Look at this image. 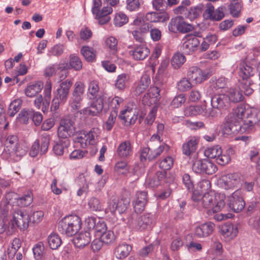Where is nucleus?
<instances>
[{"label": "nucleus", "mask_w": 260, "mask_h": 260, "mask_svg": "<svg viewBox=\"0 0 260 260\" xmlns=\"http://www.w3.org/2000/svg\"><path fill=\"white\" fill-rule=\"evenodd\" d=\"M225 196L224 193L209 192L202 195L199 190H194L192 194L193 205L199 210H207L209 215L220 211L224 207Z\"/></svg>", "instance_id": "nucleus-1"}, {"label": "nucleus", "mask_w": 260, "mask_h": 260, "mask_svg": "<svg viewBox=\"0 0 260 260\" xmlns=\"http://www.w3.org/2000/svg\"><path fill=\"white\" fill-rule=\"evenodd\" d=\"M82 221L76 215H69L64 217L58 223L59 232L69 237L75 235L81 229Z\"/></svg>", "instance_id": "nucleus-2"}, {"label": "nucleus", "mask_w": 260, "mask_h": 260, "mask_svg": "<svg viewBox=\"0 0 260 260\" xmlns=\"http://www.w3.org/2000/svg\"><path fill=\"white\" fill-rule=\"evenodd\" d=\"M72 84V79H67L60 82L56 90V94L52 101L51 105L52 111H56L59 109L60 105L65 104L68 99Z\"/></svg>", "instance_id": "nucleus-3"}, {"label": "nucleus", "mask_w": 260, "mask_h": 260, "mask_svg": "<svg viewBox=\"0 0 260 260\" xmlns=\"http://www.w3.org/2000/svg\"><path fill=\"white\" fill-rule=\"evenodd\" d=\"M227 205L234 212L238 213L241 211L245 206L242 191L238 189L226 197Z\"/></svg>", "instance_id": "nucleus-4"}, {"label": "nucleus", "mask_w": 260, "mask_h": 260, "mask_svg": "<svg viewBox=\"0 0 260 260\" xmlns=\"http://www.w3.org/2000/svg\"><path fill=\"white\" fill-rule=\"evenodd\" d=\"M30 217L27 213L23 210H17L13 213V218L10 221L12 229L19 228L20 230H25L28 227Z\"/></svg>", "instance_id": "nucleus-5"}, {"label": "nucleus", "mask_w": 260, "mask_h": 260, "mask_svg": "<svg viewBox=\"0 0 260 260\" xmlns=\"http://www.w3.org/2000/svg\"><path fill=\"white\" fill-rule=\"evenodd\" d=\"M192 171L197 174L212 175L217 170L216 165L208 159L196 160L192 165Z\"/></svg>", "instance_id": "nucleus-6"}, {"label": "nucleus", "mask_w": 260, "mask_h": 260, "mask_svg": "<svg viewBox=\"0 0 260 260\" xmlns=\"http://www.w3.org/2000/svg\"><path fill=\"white\" fill-rule=\"evenodd\" d=\"M241 181L239 174L229 173L222 176L218 180V183L225 190H233L240 185Z\"/></svg>", "instance_id": "nucleus-7"}, {"label": "nucleus", "mask_w": 260, "mask_h": 260, "mask_svg": "<svg viewBox=\"0 0 260 260\" xmlns=\"http://www.w3.org/2000/svg\"><path fill=\"white\" fill-rule=\"evenodd\" d=\"M260 120V112H253L250 115L237 123L238 133H249L252 131L254 126Z\"/></svg>", "instance_id": "nucleus-8"}, {"label": "nucleus", "mask_w": 260, "mask_h": 260, "mask_svg": "<svg viewBox=\"0 0 260 260\" xmlns=\"http://www.w3.org/2000/svg\"><path fill=\"white\" fill-rule=\"evenodd\" d=\"M50 137L47 133H44L40 136V141L41 143L40 152L41 154L46 153L48 149L49 145ZM40 140L37 139L32 145L29 154L31 157H34L36 156L39 152Z\"/></svg>", "instance_id": "nucleus-9"}, {"label": "nucleus", "mask_w": 260, "mask_h": 260, "mask_svg": "<svg viewBox=\"0 0 260 260\" xmlns=\"http://www.w3.org/2000/svg\"><path fill=\"white\" fill-rule=\"evenodd\" d=\"M99 98L104 97V100L103 103V110L104 107L108 106V108L110 110V112H114L118 113L120 107L123 105L124 100L123 98L118 96L114 97L110 96L105 92H101L99 95Z\"/></svg>", "instance_id": "nucleus-10"}, {"label": "nucleus", "mask_w": 260, "mask_h": 260, "mask_svg": "<svg viewBox=\"0 0 260 260\" xmlns=\"http://www.w3.org/2000/svg\"><path fill=\"white\" fill-rule=\"evenodd\" d=\"M104 97L94 99L89 107L80 110L79 112L82 114L85 117L88 116H94L99 115L103 110V103L105 101Z\"/></svg>", "instance_id": "nucleus-11"}, {"label": "nucleus", "mask_w": 260, "mask_h": 260, "mask_svg": "<svg viewBox=\"0 0 260 260\" xmlns=\"http://www.w3.org/2000/svg\"><path fill=\"white\" fill-rule=\"evenodd\" d=\"M129 201L127 200H119L116 196H112L108 202V209L112 214H114L116 211L119 214L124 212L129 205Z\"/></svg>", "instance_id": "nucleus-12"}, {"label": "nucleus", "mask_w": 260, "mask_h": 260, "mask_svg": "<svg viewBox=\"0 0 260 260\" xmlns=\"http://www.w3.org/2000/svg\"><path fill=\"white\" fill-rule=\"evenodd\" d=\"M200 43L199 40L194 36L187 35L183 39L182 50L186 54H192L197 50Z\"/></svg>", "instance_id": "nucleus-13"}, {"label": "nucleus", "mask_w": 260, "mask_h": 260, "mask_svg": "<svg viewBox=\"0 0 260 260\" xmlns=\"http://www.w3.org/2000/svg\"><path fill=\"white\" fill-rule=\"evenodd\" d=\"M148 202L147 192L145 191H138L136 192L132 199V205L135 212L141 213L145 208Z\"/></svg>", "instance_id": "nucleus-14"}, {"label": "nucleus", "mask_w": 260, "mask_h": 260, "mask_svg": "<svg viewBox=\"0 0 260 260\" xmlns=\"http://www.w3.org/2000/svg\"><path fill=\"white\" fill-rule=\"evenodd\" d=\"M187 76L194 83L200 84L209 78L210 75L207 70H202L198 67H192L189 68Z\"/></svg>", "instance_id": "nucleus-15"}, {"label": "nucleus", "mask_w": 260, "mask_h": 260, "mask_svg": "<svg viewBox=\"0 0 260 260\" xmlns=\"http://www.w3.org/2000/svg\"><path fill=\"white\" fill-rule=\"evenodd\" d=\"M128 221L130 225L133 228L140 231H143L150 227L154 221V218L153 215L151 213H146L139 216L135 221L132 220Z\"/></svg>", "instance_id": "nucleus-16"}, {"label": "nucleus", "mask_w": 260, "mask_h": 260, "mask_svg": "<svg viewBox=\"0 0 260 260\" xmlns=\"http://www.w3.org/2000/svg\"><path fill=\"white\" fill-rule=\"evenodd\" d=\"M75 131V127L71 120L63 119L61 120L59 126L58 127V136L62 139H68V137L71 136Z\"/></svg>", "instance_id": "nucleus-17"}, {"label": "nucleus", "mask_w": 260, "mask_h": 260, "mask_svg": "<svg viewBox=\"0 0 260 260\" xmlns=\"http://www.w3.org/2000/svg\"><path fill=\"white\" fill-rule=\"evenodd\" d=\"M85 222L87 228L92 230L98 235L105 232L107 230L106 223L103 220L93 217L87 218Z\"/></svg>", "instance_id": "nucleus-18"}, {"label": "nucleus", "mask_w": 260, "mask_h": 260, "mask_svg": "<svg viewBox=\"0 0 260 260\" xmlns=\"http://www.w3.org/2000/svg\"><path fill=\"white\" fill-rule=\"evenodd\" d=\"M138 114L136 109L127 107L120 111L119 118L125 126H128L136 122L138 119Z\"/></svg>", "instance_id": "nucleus-19"}, {"label": "nucleus", "mask_w": 260, "mask_h": 260, "mask_svg": "<svg viewBox=\"0 0 260 260\" xmlns=\"http://www.w3.org/2000/svg\"><path fill=\"white\" fill-rule=\"evenodd\" d=\"M251 113H252L251 110L246 109L245 106L240 105L233 109L232 113L228 116L234 122L238 123L241 122L247 116H250Z\"/></svg>", "instance_id": "nucleus-20"}, {"label": "nucleus", "mask_w": 260, "mask_h": 260, "mask_svg": "<svg viewBox=\"0 0 260 260\" xmlns=\"http://www.w3.org/2000/svg\"><path fill=\"white\" fill-rule=\"evenodd\" d=\"M211 107L222 111L226 110L230 106L228 96L225 93L215 94L211 98Z\"/></svg>", "instance_id": "nucleus-21"}, {"label": "nucleus", "mask_w": 260, "mask_h": 260, "mask_svg": "<svg viewBox=\"0 0 260 260\" xmlns=\"http://www.w3.org/2000/svg\"><path fill=\"white\" fill-rule=\"evenodd\" d=\"M150 51L145 44L135 45L133 49L129 51V54L135 60H143L149 54Z\"/></svg>", "instance_id": "nucleus-22"}, {"label": "nucleus", "mask_w": 260, "mask_h": 260, "mask_svg": "<svg viewBox=\"0 0 260 260\" xmlns=\"http://www.w3.org/2000/svg\"><path fill=\"white\" fill-rule=\"evenodd\" d=\"M160 90L156 86H151L149 88L146 94H145L142 99L144 105L150 106L157 103L160 97Z\"/></svg>", "instance_id": "nucleus-23"}, {"label": "nucleus", "mask_w": 260, "mask_h": 260, "mask_svg": "<svg viewBox=\"0 0 260 260\" xmlns=\"http://www.w3.org/2000/svg\"><path fill=\"white\" fill-rule=\"evenodd\" d=\"M27 151L28 147L25 145L19 143L13 148L12 151L9 153V155L6 159L10 161H18L26 154Z\"/></svg>", "instance_id": "nucleus-24"}, {"label": "nucleus", "mask_w": 260, "mask_h": 260, "mask_svg": "<svg viewBox=\"0 0 260 260\" xmlns=\"http://www.w3.org/2000/svg\"><path fill=\"white\" fill-rule=\"evenodd\" d=\"M220 233L225 240L230 241L235 238L238 233L236 225L232 223H227L221 226Z\"/></svg>", "instance_id": "nucleus-25"}, {"label": "nucleus", "mask_w": 260, "mask_h": 260, "mask_svg": "<svg viewBox=\"0 0 260 260\" xmlns=\"http://www.w3.org/2000/svg\"><path fill=\"white\" fill-rule=\"evenodd\" d=\"M133 153L131 143L128 140L123 141L120 143L116 150L118 157L121 159L129 158L132 155Z\"/></svg>", "instance_id": "nucleus-26"}, {"label": "nucleus", "mask_w": 260, "mask_h": 260, "mask_svg": "<svg viewBox=\"0 0 260 260\" xmlns=\"http://www.w3.org/2000/svg\"><path fill=\"white\" fill-rule=\"evenodd\" d=\"M215 229V224L211 222H207L197 226L194 235L198 238H203L211 235Z\"/></svg>", "instance_id": "nucleus-27"}, {"label": "nucleus", "mask_w": 260, "mask_h": 260, "mask_svg": "<svg viewBox=\"0 0 260 260\" xmlns=\"http://www.w3.org/2000/svg\"><path fill=\"white\" fill-rule=\"evenodd\" d=\"M113 12L112 8L109 6L104 7L101 10L94 13L95 18L98 21L100 25L108 23L111 20L110 14Z\"/></svg>", "instance_id": "nucleus-28"}, {"label": "nucleus", "mask_w": 260, "mask_h": 260, "mask_svg": "<svg viewBox=\"0 0 260 260\" xmlns=\"http://www.w3.org/2000/svg\"><path fill=\"white\" fill-rule=\"evenodd\" d=\"M199 140L197 137H191L182 145V150L183 154L189 156L195 152Z\"/></svg>", "instance_id": "nucleus-29"}, {"label": "nucleus", "mask_w": 260, "mask_h": 260, "mask_svg": "<svg viewBox=\"0 0 260 260\" xmlns=\"http://www.w3.org/2000/svg\"><path fill=\"white\" fill-rule=\"evenodd\" d=\"M91 241V234L88 231L81 232L74 237L73 242L75 246L82 248Z\"/></svg>", "instance_id": "nucleus-30"}, {"label": "nucleus", "mask_w": 260, "mask_h": 260, "mask_svg": "<svg viewBox=\"0 0 260 260\" xmlns=\"http://www.w3.org/2000/svg\"><path fill=\"white\" fill-rule=\"evenodd\" d=\"M223 135H229L238 133L237 124L228 116L225 118L224 122L221 125Z\"/></svg>", "instance_id": "nucleus-31"}, {"label": "nucleus", "mask_w": 260, "mask_h": 260, "mask_svg": "<svg viewBox=\"0 0 260 260\" xmlns=\"http://www.w3.org/2000/svg\"><path fill=\"white\" fill-rule=\"evenodd\" d=\"M43 88V83L41 81H37L28 84L24 89L26 96L32 98L39 93Z\"/></svg>", "instance_id": "nucleus-32"}, {"label": "nucleus", "mask_w": 260, "mask_h": 260, "mask_svg": "<svg viewBox=\"0 0 260 260\" xmlns=\"http://www.w3.org/2000/svg\"><path fill=\"white\" fill-rule=\"evenodd\" d=\"M130 76L128 74L122 73L117 76L115 81V87L119 91H123L129 84Z\"/></svg>", "instance_id": "nucleus-33"}, {"label": "nucleus", "mask_w": 260, "mask_h": 260, "mask_svg": "<svg viewBox=\"0 0 260 260\" xmlns=\"http://www.w3.org/2000/svg\"><path fill=\"white\" fill-rule=\"evenodd\" d=\"M206 104L202 105H191L186 107L184 109V115L186 116H194L199 115L204 116V112Z\"/></svg>", "instance_id": "nucleus-34"}, {"label": "nucleus", "mask_w": 260, "mask_h": 260, "mask_svg": "<svg viewBox=\"0 0 260 260\" xmlns=\"http://www.w3.org/2000/svg\"><path fill=\"white\" fill-rule=\"evenodd\" d=\"M228 81V79L223 77L218 78L212 77L209 82L210 88L212 91H216L219 89L225 88L227 85Z\"/></svg>", "instance_id": "nucleus-35"}, {"label": "nucleus", "mask_w": 260, "mask_h": 260, "mask_svg": "<svg viewBox=\"0 0 260 260\" xmlns=\"http://www.w3.org/2000/svg\"><path fill=\"white\" fill-rule=\"evenodd\" d=\"M254 69L244 61H241L239 64V75L243 80H247L254 75Z\"/></svg>", "instance_id": "nucleus-36"}, {"label": "nucleus", "mask_w": 260, "mask_h": 260, "mask_svg": "<svg viewBox=\"0 0 260 260\" xmlns=\"http://www.w3.org/2000/svg\"><path fill=\"white\" fill-rule=\"evenodd\" d=\"M132 249V247L125 243L119 244L115 250L114 253L118 259L126 257Z\"/></svg>", "instance_id": "nucleus-37"}, {"label": "nucleus", "mask_w": 260, "mask_h": 260, "mask_svg": "<svg viewBox=\"0 0 260 260\" xmlns=\"http://www.w3.org/2000/svg\"><path fill=\"white\" fill-rule=\"evenodd\" d=\"M150 81V78L147 75H143L136 87L135 94L138 95L143 92L149 86Z\"/></svg>", "instance_id": "nucleus-38"}, {"label": "nucleus", "mask_w": 260, "mask_h": 260, "mask_svg": "<svg viewBox=\"0 0 260 260\" xmlns=\"http://www.w3.org/2000/svg\"><path fill=\"white\" fill-rule=\"evenodd\" d=\"M225 94L228 96L230 103H238L242 101L244 99L242 91H241L240 88H231Z\"/></svg>", "instance_id": "nucleus-39"}, {"label": "nucleus", "mask_w": 260, "mask_h": 260, "mask_svg": "<svg viewBox=\"0 0 260 260\" xmlns=\"http://www.w3.org/2000/svg\"><path fill=\"white\" fill-rule=\"evenodd\" d=\"M204 9V6L203 4H199L194 7H191L187 11L185 17L191 21L194 20L200 16Z\"/></svg>", "instance_id": "nucleus-40"}, {"label": "nucleus", "mask_w": 260, "mask_h": 260, "mask_svg": "<svg viewBox=\"0 0 260 260\" xmlns=\"http://www.w3.org/2000/svg\"><path fill=\"white\" fill-rule=\"evenodd\" d=\"M235 151L232 148H229L225 152L221 150V154L219 155L216 159L217 163L221 166L228 164L231 161V155L234 153Z\"/></svg>", "instance_id": "nucleus-41"}, {"label": "nucleus", "mask_w": 260, "mask_h": 260, "mask_svg": "<svg viewBox=\"0 0 260 260\" xmlns=\"http://www.w3.org/2000/svg\"><path fill=\"white\" fill-rule=\"evenodd\" d=\"M47 242L51 249L55 250L60 247L62 243V241L61 238L57 234L52 232L48 236Z\"/></svg>", "instance_id": "nucleus-42"}, {"label": "nucleus", "mask_w": 260, "mask_h": 260, "mask_svg": "<svg viewBox=\"0 0 260 260\" xmlns=\"http://www.w3.org/2000/svg\"><path fill=\"white\" fill-rule=\"evenodd\" d=\"M186 61V57L181 53L177 52L172 56L171 60V63L175 69H179Z\"/></svg>", "instance_id": "nucleus-43"}, {"label": "nucleus", "mask_w": 260, "mask_h": 260, "mask_svg": "<svg viewBox=\"0 0 260 260\" xmlns=\"http://www.w3.org/2000/svg\"><path fill=\"white\" fill-rule=\"evenodd\" d=\"M21 246V240L19 238H14L11 242V246L8 248V257L11 258H14Z\"/></svg>", "instance_id": "nucleus-44"}, {"label": "nucleus", "mask_w": 260, "mask_h": 260, "mask_svg": "<svg viewBox=\"0 0 260 260\" xmlns=\"http://www.w3.org/2000/svg\"><path fill=\"white\" fill-rule=\"evenodd\" d=\"M70 145L69 139H61L57 141L54 145L53 150L56 155H62L64 152V149Z\"/></svg>", "instance_id": "nucleus-45"}, {"label": "nucleus", "mask_w": 260, "mask_h": 260, "mask_svg": "<svg viewBox=\"0 0 260 260\" xmlns=\"http://www.w3.org/2000/svg\"><path fill=\"white\" fill-rule=\"evenodd\" d=\"M69 69H73L75 71H80L82 68V63L78 55L75 54H71L69 56Z\"/></svg>", "instance_id": "nucleus-46"}, {"label": "nucleus", "mask_w": 260, "mask_h": 260, "mask_svg": "<svg viewBox=\"0 0 260 260\" xmlns=\"http://www.w3.org/2000/svg\"><path fill=\"white\" fill-rule=\"evenodd\" d=\"M81 53L87 61L92 62L95 60V51L89 46H83L81 49Z\"/></svg>", "instance_id": "nucleus-47"}, {"label": "nucleus", "mask_w": 260, "mask_h": 260, "mask_svg": "<svg viewBox=\"0 0 260 260\" xmlns=\"http://www.w3.org/2000/svg\"><path fill=\"white\" fill-rule=\"evenodd\" d=\"M221 147L218 145L209 147L205 150L204 154L208 158L216 159L218 156L221 154Z\"/></svg>", "instance_id": "nucleus-48"}, {"label": "nucleus", "mask_w": 260, "mask_h": 260, "mask_svg": "<svg viewBox=\"0 0 260 260\" xmlns=\"http://www.w3.org/2000/svg\"><path fill=\"white\" fill-rule=\"evenodd\" d=\"M85 85L81 81H77L74 84V89L72 93L73 98L83 99Z\"/></svg>", "instance_id": "nucleus-49"}, {"label": "nucleus", "mask_w": 260, "mask_h": 260, "mask_svg": "<svg viewBox=\"0 0 260 260\" xmlns=\"http://www.w3.org/2000/svg\"><path fill=\"white\" fill-rule=\"evenodd\" d=\"M22 103V101L20 99H17L13 101L8 108V114L9 116H14L20 110Z\"/></svg>", "instance_id": "nucleus-50"}, {"label": "nucleus", "mask_w": 260, "mask_h": 260, "mask_svg": "<svg viewBox=\"0 0 260 260\" xmlns=\"http://www.w3.org/2000/svg\"><path fill=\"white\" fill-rule=\"evenodd\" d=\"M51 91L52 83L51 81L48 80L45 83L44 89V102L43 103V106L45 107H48L50 104Z\"/></svg>", "instance_id": "nucleus-51"}, {"label": "nucleus", "mask_w": 260, "mask_h": 260, "mask_svg": "<svg viewBox=\"0 0 260 260\" xmlns=\"http://www.w3.org/2000/svg\"><path fill=\"white\" fill-rule=\"evenodd\" d=\"M128 18L127 15L122 12H119L115 14L114 18V24L115 26L121 27L127 23Z\"/></svg>", "instance_id": "nucleus-52"}, {"label": "nucleus", "mask_w": 260, "mask_h": 260, "mask_svg": "<svg viewBox=\"0 0 260 260\" xmlns=\"http://www.w3.org/2000/svg\"><path fill=\"white\" fill-rule=\"evenodd\" d=\"M88 144L93 145L96 142L99 136V129L97 128H92L88 133H85Z\"/></svg>", "instance_id": "nucleus-53"}, {"label": "nucleus", "mask_w": 260, "mask_h": 260, "mask_svg": "<svg viewBox=\"0 0 260 260\" xmlns=\"http://www.w3.org/2000/svg\"><path fill=\"white\" fill-rule=\"evenodd\" d=\"M100 90L99 83L95 80H93L89 83L88 87V93L94 99L97 98L98 93Z\"/></svg>", "instance_id": "nucleus-54"}, {"label": "nucleus", "mask_w": 260, "mask_h": 260, "mask_svg": "<svg viewBox=\"0 0 260 260\" xmlns=\"http://www.w3.org/2000/svg\"><path fill=\"white\" fill-rule=\"evenodd\" d=\"M100 238L105 244H108L114 241L115 235L113 231L107 230L100 235Z\"/></svg>", "instance_id": "nucleus-55"}, {"label": "nucleus", "mask_w": 260, "mask_h": 260, "mask_svg": "<svg viewBox=\"0 0 260 260\" xmlns=\"http://www.w3.org/2000/svg\"><path fill=\"white\" fill-rule=\"evenodd\" d=\"M118 113L114 112H110L108 118L104 125V127L108 131L112 129L115 124Z\"/></svg>", "instance_id": "nucleus-56"}, {"label": "nucleus", "mask_w": 260, "mask_h": 260, "mask_svg": "<svg viewBox=\"0 0 260 260\" xmlns=\"http://www.w3.org/2000/svg\"><path fill=\"white\" fill-rule=\"evenodd\" d=\"M32 114L33 110L32 109H23L21 111L17 118L21 123H26Z\"/></svg>", "instance_id": "nucleus-57"}, {"label": "nucleus", "mask_w": 260, "mask_h": 260, "mask_svg": "<svg viewBox=\"0 0 260 260\" xmlns=\"http://www.w3.org/2000/svg\"><path fill=\"white\" fill-rule=\"evenodd\" d=\"M182 182L186 189L189 192H193L194 183L192 180L190 176L187 174L185 173L182 176Z\"/></svg>", "instance_id": "nucleus-58"}, {"label": "nucleus", "mask_w": 260, "mask_h": 260, "mask_svg": "<svg viewBox=\"0 0 260 260\" xmlns=\"http://www.w3.org/2000/svg\"><path fill=\"white\" fill-rule=\"evenodd\" d=\"M44 250V246L42 242H38L34 246L32 251L35 259L40 260L41 259Z\"/></svg>", "instance_id": "nucleus-59"}, {"label": "nucleus", "mask_w": 260, "mask_h": 260, "mask_svg": "<svg viewBox=\"0 0 260 260\" xmlns=\"http://www.w3.org/2000/svg\"><path fill=\"white\" fill-rule=\"evenodd\" d=\"M192 87V84L189 80L186 78H182L178 82L177 84V89L180 91H186Z\"/></svg>", "instance_id": "nucleus-60"}, {"label": "nucleus", "mask_w": 260, "mask_h": 260, "mask_svg": "<svg viewBox=\"0 0 260 260\" xmlns=\"http://www.w3.org/2000/svg\"><path fill=\"white\" fill-rule=\"evenodd\" d=\"M146 19L151 22H163L165 20L161 14L153 12L147 13L146 15Z\"/></svg>", "instance_id": "nucleus-61"}, {"label": "nucleus", "mask_w": 260, "mask_h": 260, "mask_svg": "<svg viewBox=\"0 0 260 260\" xmlns=\"http://www.w3.org/2000/svg\"><path fill=\"white\" fill-rule=\"evenodd\" d=\"M105 44L113 54L116 53L117 51V40L115 37L111 36L107 38L105 40Z\"/></svg>", "instance_id": "nucleus-62"}, {"label": "nucleus", "mask_w": 260, "mask_h": 260, "mask_svg": "<svg viewBox=\"0 0 260 260\" xmlns=\"http://www.w3.org/2000/svg\"><path fill=\"white\" fill-rule=\"evenodd\" d=\"M174 159L171 156H167L163 158L159 162V166L164 171L169 170L173 167Z\"/></svg>", "instance_id": "nucleus-63"}, {"label": "nucleus", "mask_w": 260, "mask_h": 260, "mask_svg": "<svg viewBox=\"0 0 260 260\" xmlns=\"http://www.w3.org/2000/svg\"><path fill=\"white\" fill-rule=\"evenodd\" d=\"M242 7L241 1L230 4L229 9L231 14L234 17H238L240 14Z\"/></svg>", "instance_id": "nucleus-64"}]
</instances>
